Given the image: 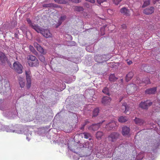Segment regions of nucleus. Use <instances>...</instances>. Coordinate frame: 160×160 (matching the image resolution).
<instances>
[{
	"mask_svg": "<svg viewBox=\"0 0 160 160\" xmlns=\"http://www.w3.org/2000/svg\"><path fill=\"white\" fill-rule=\"evenodd\" d=\"M7 132H15L20 134H26L27 136L26 139L28 141H29L31 139L32 131L29 130L28 128L26 127L19 126L18 128H16L14 130L10 129V130L8 131Z\"/></svg>",
	"mask_w": 160,
	"mask_h": 160,
	"instance_id": "f257e3e1",
	"label": "nucleus"
},
{
	"mask_svg": "<svg viewBox=\"0 0 160 160\" xmlns=\"http://www.w3.org/2000/svg\"><path fill=\"white\" fill-rule=\"evenodd\" d=\"M33 28L38 33L42 34L44 37L46 38H49L52 37V34L48 29H44L40 28L38 26L32 25Z\"/></svg>",
	"mask_w": 160,
	"mask_h": 160,
	"instance_id": "f03ea898",
	"label": "nucleus"
},
{
	"mask_svg": "<svg viewBox=\"0 0 160 160\" xmlns=\"http://www.w3.org/2000/svg\"><path fill=\"white\" fill-rule=\"evenodd\" d=\"M12 68L18 73H21L22 72V66L18 62H16L13 63Z\"/></svg>",
	"mask_w": 160,
	"mask_h": 160,
	"instance_id": "7ed1b4c3",
	"label": "nucleus"
},
{
	"mask_svg": "<svg viewBox=\"0 0 160 160\" xmlns=\"http://www.w3.org/2000/svg\"><path fill=\"white\" fill-rule=\"evenodd\" d=\"M25 72L27 80L26 87L28 88H29L31 84V72L29 70H28L26 71Z\"/></svg>",
	"mask_w": 160,
	"mask_h": 160,
	"instance_id": "20e7f679",
	"label": "nucleus"
},
{
	"mask_svg": "<svg viewBox=\"0 0 160 160\" xmlns=\"http://www.w3.org/2000/svg\"><path fill=\"white\" fill-rule=\"evenodd\" d=\"M17 111L14 109L12 112H6L4 115L10 119H13L17 117Z\"/></svg>",
	"mask_w": 160,
	"mask_h": 160,
	"instance_id": "39448f33",
	"label": "nucleus"
},
{
	"mask_svg": "<svg viewBox=\"0 0 160 160\" xmlns=\"http://www.w3.org/2000/svg\"><path fill=\"white\" fill-rule=\"evenodd\" d=\"M119 135L117 132H112L111 133L108 137V139L110 141L114 142L118 138Z\"/></svg>",
	"mask_w": 160,
	"mask_h": 160,
	"instance_id": "423d86ee",
	"label": "nucleus"
},
{
	"mask_svg": "<svg viewBox=\"0 0 160 160\" xmlns=\"http://www.w3.org/2000/svg\"><path fill=\"white\" fill-rule=\"evenodd\" d=\"M106 57V56L105 55H97L95 57V59L98 62L102 63L106 61L108 59V58H107Z\"/></svg>",
	"mask_w": 160,
	"mask_h": 160,
	"instance_id": "0eeeda50",
	"label": "nucleus"
},
{
	"mask_svg": "<svg viewBox=\"0 0 160 160\" xmlns=\"http://www.w3.org/2000/svg\"><path fill=\"white\" fill-rule=\"evenodd\" d=\"M103 121H102V122L93 124L90 126L88 128V130L91 131H95L97 130L99 128L100 126Z\"/></svg>",
	"mask_w": 160,
	"mask_h": 160,
	"instance_id": "6e6552de",
	"label": "nucleus"
},
{
	"mask_svg": "<svg viewBox=\"0 0 160 160\" xmlns=\"http://www.w3.org/2000/svg\"><path fill=\"white\" fill-rule=\"evenodd\" d=\"M137 89V87L136 85L133 84H132L130 85H128L126 88V90L127 93L129 94L131 93L130 91L131 92H132L133 91L136 90Z\"/></svg>",
	"mask_w": 160,
	"mask_h": 160,
	"instance_id": "1a4fd4ad",
	"label": "nucleus"
},
{
	"mask_svg": "<svg viewBox=\"0 0 160 160\" xmlns=\"http://www.w3.org/2000/svg\"><path fill=\"white\" fill-rule=\"evenodd\" d=\"M152 102L149 100L144 102H142L139 104V107L143 109H147L148 107L151 106Z\"/></svg>",
	"mask_w": 160,
	"mask_h": 160,
	"instance_id": "9d476101",
	"label": "nucleus"
},
{
	"mask_svg": "<svg viewBox=\"0 0 160 160\" xmlns=\"http://www.w3.org/2000/svg\"><path fill=\"white\" fill-rule=\"evenodd\" d=\"M68 143H67L68 148L71 151L74 150L76 148L78 147L79 144L78 142L76 143L73 141H68Z\"/></svg>",
	"mask_w": 160,
	"mask_h": 160,
	"instance_id": "9b49d317",
	"label": "nucleus"
},
{
	"mask_svg": "<svg viewBox=\"0 0 160 160\" xmlns=\"http://www.w3.org/2000/svg\"><path fill=\"white\" fill-rule=\"evenodd\" d=\"M34 47L37 50L43 55H45L46 53V51L41 46L37 43L35 42L33 44Z\"/></svg>",
	"mask_w": 160,
	"mask_h": 160,
	"instance_id": "f8f14e48",
	"label": "nucleus"
},
{
	"mask_svg": "<svg viewBox=\"0 0 160 160\" xmlns=\"http://www.w3.org/2000/svg\"><path fill=\"white\" fill-rule=\"evenodd\" d=\"M131 11L128 9L127 8L123 7L120 10V12L124 15L129 16L130 15V13Z\"/></svg>",
	"mask_w": 160,
	"mask_h": 160,
	"instance_id": "ddd939ff",
	"label": "nucleus"
},
{
	"mask_svg": "<svg viewBox=\"0 0 160 160\" xmlns=\"http://www.w3.org/2000/svg\"><path fill=\"white\" fill-rule=\"evenodd\" d=\"M154 11V8L152 7L147 8L143 10V13L146 15H149L153 13Z\"/></svg>",
	"mask_w": 160,
	"mask_h": 160,
	"instance_id": "4468645a",
	"label": "nucleus"
},
{
	"mask_svg": "<svg viewBox=\"0 0 160 160\" xmlns=\"http://www.w3.org/2000/svg\"><path fill=\"white\" fill-rule=\"evenodd\" d=\"M111 100V99L109 97H104L102 99V103L104 105H106L109 104Z\"/></svg>",
	"mask_w": 160,
	"mask_h": 160,
	"instance_id": "2eb2a0df",
	"label": "nucleus"
},
{
	"mask_svg": "<svg viewBox=\"0 0 160 160\" xmlns=\"http://www.w3.org/2000/svg\"><path fill=\"white\" fill-rule=\"evenodd\" d=\"M130 132V128L127 126H124L122 128V133L124 136L128 135Z\"/></svg>",
	"mask_w": 160,
	"mask_h": 160,
	"instance_id": "dca6fc26",
	"label": "nucleus"
},
{
	"mask_svg": "<svg viewBox=\"0 0 160 160\" xmlns=\"http://www.w3.org/2000/svg\"><path fill=\"white\" fill-rule=\"evenodd\" d=\"M0 60L2 64L5 63L7 61V58L4 53L0 52Z\"/></svg>",
	"mask_w": 160,
	"mask_h": 160,
	"instance_id": "f3484780",
	"label": "nucleus"
},
{
	"mask_svg": "<svg viewBox=\"0 0 160 160\" xmlns=\"http://www.w3.org/2000/svg\"><path fill=\"white\" fill-rule=\"evenodd\" d=\"M116 125V122L114 121H112L111 122L109 123L108 124L106 125V128L108 130L112 129L113 127Z\"/></svg>",
	"mask_w": 160,
	"mask_h": 160,
	"instance_id": "a211bd4d",
	"label": "nucleus"
},
{
	"mask_svg": "<svg viewBox=\"0 0 160 160\" xmlns=\"http://www.w3.org/2000/svg\"><path fill=\"white\" fill-rule=\"evenodd\" d=\"M122 112L126 113L129 110V108L127 106V103L126 102H124L122 104L121 108Z\"/></svg>",
	"mask_w": 160,
	"mask_h": 160,
	"instance_id": "6ab92c4d",
	"label": "nucleus"
},
{
	"mask_svg": "<svg viewBox=\"0 0 160 160\" xmlns=\"http://www.w3.org/2000/svg\"><path fill=\"white\" fill-rule=\"evenodd\" d=\"M98 147H97V148H96L95 149V153L96 154L97 157H98L99 158H101L102 156H100L99 155V154L100 153H101L102 155L103 154L104 152H103L104 150H102L101 149H98Z\"/></svg>",
	"mask_w": 160,
	"mask_h": 160,
	"instance_id": "aec40b11",
	"label": "nucleus"
},
{
	"mask_svg": "<svg viewBox=\"0 0 160 160\" xmlns=\"http://www.w3.org/2000/svg\"><path fill=\"white\" fill-rule=\"evenodd\" d=\"M66 18V16L64 15H62L58 20V24L56 25V28H58L62 24V22L65 20Z\"/></svg>",
	"mask_w": 160,
	"mask_h": 160,
	"instance_id": "412c9836",
	"label": "nucleus"
},
{
	"mask_svg": "<svg viewBox=\"0 0 160 160\" xmlns=\"http://www.w3.org/2000/svg\"><path fill=\"white\" fill-rule=\"evenodd\" d=\"M28 63L30 66H37L38 65L39 62L38 59L32 61H28Z\"/></svg>",
	"mask_w": 160,
	"mask_h": 160,
	"instance_id": "4be33fe9",
	"label": "nucleus"
},
{
	"mask_svg": "<svg viewBox=\"0 0 160 160\" xmlns=\"http://www.w3.org/2000/svg\"><path fill=\"white\" fill-rule=\"evenodd\" d=\"M18 80L20 87L23 88L24 87L25 85V81L23 78L20 77H18Z\"/></svg>",
	"mask_w": 160,
	"mask_h": 160,
	"instance_id": "5701e85b",
	"label": "nucleus"
},
{
	"mask_svg": "<svg viewBox=\"0 0 160 160\" xmlns=\"http://www.w3.org/2000/svg\"><path fill=\"white\" fill-rule=\"evenodd\" d=\"M156 91V88L155 87L147 89L145 91V93L147 94H151L154 93Z\"/></svg>",
	"mask_w": 160,
	"mask_h": 160,
	"instance_id": "b1692460",
	"label": "nucleus"
},
{
	"mask_svg": "<svg viewBox=\"0 0 160 160\" xmlns=\"http://www.w3.org/2000/svg\"><path fill=\"white\" fill-rule=\"evenodd\" d=\"M134 121L136 124L140 125H142L144 122L143 120L138 118H135V119H134Z\"/></svg>",
	"mask_w": 160,
	"mask_h": 160,
	"instance_id": "393cba45",
	"label": "nucleus"
},
{
	"mask_svg": "<svg viewBox=\"0 0 160 160\" xmlns=\"http://www.w3.org/2000/svg\"><path fill=\"white\" fill-rule=\"evenodd\" d=\"M153 103L154 106L153 107L154 109V110H158L159 109V107H160V105H159V104H160V101H158V100H157L156 102H153Z\"/></svg>",
	"mask_w": 160,
	"mask_h": 160,
	"instance_id": "a878e982",
	"label": "nucleus"
},
{
	"mask_svg": "<svg viewBox=\"0 0 160 160\" xmlns=\"http://www.w3.org/2000/svg\"><path fill=\"white\" fill-rule=\"evenodd\" d=\"M133 76V73L132 72H129L126 76V80L127 82L128 81L131 79Z\"/></svg>",
	"mask_w": 160,
	"mask_h": 160,
	"instance_id": "bb28decb",
	"label": "nucleus"
},
{
	"mask_svg": "<svg viewBox=\"0 0 160 160\" xmlns=\"http://www.w3.org/2000/svg\"><path fill=\"white\" fill-rule=\"evenodd\" d=\"M103 134L102 132L98 131L96 133V137L97 139L98 140L100 139Z\"/></svg>",
	"mask_w": 160,
	"mask_h": 160,
	"instance_id": "cd10ccee",
	"label": "nucleus"
},
{
	"mask_svg": "<svg viewBox=\"0 0 160 160\" xmlns=\"http://www.w3.org/2000/svg\"><path fill=\"white\" fill-rule=\"evenodd\" d=\"M74 9L75 11L78 12H82L84 10L83 8L81 6H75Z\"/></svg>",
	"mask_w": 160,
	"mask_h": 160,
	"instance_id": "c85d7f7f",
	"label": "nucleus"
},
{
	"mask_svg": "<svg viewBox=\"0 0 160 160\" xmlns=\"http://www.w3.org/2000/svg\"><path fill=\"white\" fill-rule=\"evenodd\" d=\"M117 78L115 77L114 74H112L109 77V79L111 81L114 82L117 79Z\"/></svg>",
	"mask_w": 160,
	"mask_h": 160,
	"instance_id": "c756f323",
	"label": "nucleus"
},
{
	"mask_svg": "<svg viewBox=\"0 0 160 160\" xmlns=\"http://www.w3.org/2000/svg\"><path fill=\"white\" fill-rule=\"evenodd\" d=\"M144 157V152H141L139 153L136 157V158L138 160L142 159Z\"/></svg>",
	"mask_w": 160,
	"mask_h": 160,
	"instance_id": "7c9ffc66",
	"label": "nucleus"
},
{
	"mask_svg": "<svg viewBox=\"0 0 160 160\" xmlns=\"http://www.w3.org/2000/svg\"><path fill=\"white\" fill-rule=\"evenodd\" d=\"M127 118L126 117H120L118 119V121L121 122H124L127 121Z\"/></svg>",
	"mask_w": 160,
	"mask_h": 160,
	"instance_id": "2f4dec72",
	"label": "nucleus"
},
{
	"mask_svg": "<svg viewBox=\"0 0 160 160\" xmlns=\"http://www.w3.org/2000/svg\"><path fill=\"white\" fill-rule=\"evenodd\" d=\"M29 48L30 50L35 55H37L38 53L35 50L34 47L31 45H30L29 47Z\"/></svg>",
	"mask_w": 160,
	"mask_h": 160,
	"instance_id": "473e14b6",
	"label": "nucleus"
},
{
	"mask_svg": "<svg viewBox=\"0 0 160 160\" xmlns=\"http://www.w3.org/2000/svg\"><path fill=\"white\" fill-rule=\"evenodd\" d=\"M99 110L98 108H96L95 109L93 112L92 117H94L97 116Z\"/></svg>",
	"mask_w": 160,
	"mask_h": 160,
	"instance_id": "72a5a7b5",
	"label": "nucleus"
},
{
	"mask_svg": "<svg viewBox=\"0 0 160 160\" xmlns=\"http://www.w3.org/2000/svg\"><path fill=\"white\" fill-rule=\"evenodd\" d=\"M150 1L149 0H146L144 1L143 4L142 6V8L146 7L150 4Z\"/></svg>",
	"mask_w": 160,
	"mask_h": 160,
	"instance_id": "f704fd0d",
	"label": "nucleus"
},
{
	"mask_svg": "<svg viewBox=\"0 0 160 160\" xmlns=\"http://www.w3.org/2000/svg\"><path fill=\"white\" fill-rule=\"evenodd\" d=\"M37 59L35 57L32 55L29 56L28 58V61H32L35 60H36Z\"/></svg>",
	"mask_w": 160,
	"mask_h": 160,
	"instance_id": "c9c22d12",
	"label": "nucleus"
},
{
	"mask_svg": "<svg viewBox=\"0 0 160 160\" xmlns=\"http://www.w3.org/2000/svg\"><path fill=\"white\" fill-rule=\"evenodd\" d=\"M54 1L59 4H64L66 3V1L64 0H54Z\"/></svg>",
	"mask_w": 160,
	"mask_h": 160,
	"instance_id": "e433bc0d",
	"label": "nucleus"
},
{
	"mask_svg": "<svg viewBox=\"0 0 160 160\" xmlns=\"http://www.w3.org/2000/svg\"><path fill=\"white\" fill-rule=\"evenodd\" d=\"M27 21L28 22V23L29 24L30 26H31L32 28H33V27H32V25H34L35 26H38L37 25H36L35 24H34V23L32 22L31 20L29 19H27Z\"/></svg>",
	"mask_w": 160,
	"mask_h": 160,
	"instance_id": "4c0bfd02",
	"label": "nucleus"
},
{
	"mask_svg": "<svg viewBox=\"0 0 160 160\" xmlns=\"http://www.w3.org/2000/svg\"><path fill=\"white\" fill-rule=\"evenodd\" d=\"M150 160H153L155 158V157L151 153H149L148 154Z\"/></svg>",
	"mask_w": 160,
	"mask_h": 160,
	"instance_id": "58836bf2",
	"label": "nucleus"
},
{
	"mask_svg": "<svg viewBox=\"0 0 160 160\" xmlns=\"http://www.w3.org/2000/svg\"><path fill=\"white\" fill-rule=\"evenodd\" d=\"M81 134L83 135L84 136V138L86 139L88 138L90 136V134L89 133H84Z\"/></svg>",
	"mask_w": 160,
	"mask_h": 160,
	"instance_id": "ea45409f",
	"label": "nucleus"
},
{
	"mask_svg": "<svg viewBox=\"0 0 160 160\" xmlns=\"http://www.w3.org/2000/svg\"><path fill=\"white\" fill-rule=\"evenodd\" d=\"M102 92L103 93L108 94H109L108 89L107 87H105L102 90Z\"/></svg>",
	"mask_w": 160,
	"mask_h": 160,
	"instance_id": "a19ab883",
	"label": "nucleus"
},
{
	"mask_svg": "<svg viewBox=\"0 0 160 160\" xmlns=\"http://www.w3.org/2000/svg\"><path fill=\"white\" fill-rule=\"evenodd\" d=\"M53 6V4L52 3L46 4L43 5V7H51Z\"/></svg>",
	"mask_w": 160,
	"mask_h": 160,
	"instance_id": "79ce46f5",
	"label": "nucleus"
},
{
	"mask_svg": "<svg viewBox=\"0 0 160 160\" xmlns=\"http://www.w3.org/2000/svg\"><path fill=\"white\" fill-rule=\"evenodd\" d=\"M39 59L42 62H44L45 60V59L44 56L42 55H40L39 57Z\"/></svg>",
	"mask_w": 160,
	"mask_h": 160,
	"instance_id": "37998d69",
	"label": "nucleus"
},
{
	"mask_svg": "<svg viewBox=\"0 0 160 160\" xmlns=\"http://www.w3.org/2000/svg\"><path fill=\"white\" fill-rule=\"evenodd\" d=\"M113 2L115 4L118 5L121 1L122 0H112Z\"/></svg>",
	"mask_w": 160,
	"mask_h": 160,
	"instance_id": "c03bdc74",
	"label": "nucleus"
},
{
	"mask_svg": "<svg viewBox=\"0 0 160 160\" xmlns=\"http://www.w3.org/2000/svg\"><path fill=\"white\" fill-rule=\"evenodd\" d=\"M3 102V100L2 99H0V109L1 110H3V108L2 107V104Z\"/></svg>",
	"mask_w": 160,
	"mask_h": 160,
	"instance_id": "a18cd8bd",
	"label": "nucleus"
},
{
	"mask_svg": "<svg viewBox=\"0 0 160 160\" xmlns=\"http://www.w3.org/2000/svg\"><path fill=\"white\" fill-rule=\"evenodd\" d=\"M143 82L145 84H148L149 82V80L148 78H147L144 80Z\"/></svg>",
	"mask_w": 160,
	"mask_h": 160,
	"instance_id": "49530a36",
	"label": "nucleus"
},
{
	"mask_svg": "<svg viewBox=\"0 0 160 160\" xmlns=\"http://www.w3.org/2000/svg\"><path fill=\"white\" fill-rule=\"evenodd\" d=\"M106 0H97V2L98 4H101V3L106 2Z\"/></svg>",
	"mask_w": 160,
	"mask_h": 160,
	"instance_id": "de8ad7c7",
	"label": "nucleus"
},
{
	"mask_svg": "<svg viewBox=\"0 0 160 160\" xmlns=\"http://www.w3.org/2000/svg\"><path fill=\"white\" fill-rule=\"evenodd\" d=\"M71 1L74 3H79L81 2V0H71Z\"/></svg>",
	"mask_w": 160,
	"mask_h": 160,
	"instance_id": "09e8293b",
	"label": "nucleus"
},
{
	"mask_svg": "<svg viewBox=\"0 0 160 160\" xmlns=\"http://www.w3.org/2000/svg\"><path fill=\"white\" fill-rule=\"evenodd\" d=\"M87 122H85L84 124L82 125V127L80 128V129L81 130H82L84 129V126L87 124Z\"/></svg>",
	"mask_w": 160,
	"mask_h": 160,
	"instance_id": "8fccbe9b",
	"label": "nucleus"
},
{
	"mask_svg": "<svg viewBox=\"0 0 160 160\" xmlns=\"http://www.w3.org/2000/svg\"><path fill=\"white\" fill-rule=\"evenodd\" d=\"M86 1L90 2L92 3H94L95 1V0H85Z\"/></svg>",
	"mask_w": 160,
	"mask_h": 160,
	"instance_id": "3c124183",
	"label": "nucleus"
},
{
	"mask_svg": "<svg viewBox=\"0 0 160 160\" xmlns=\"http://www.w3.org/2000/svg\"><path fill=\"white\" fill-rule=\"evenodd\" d=\"M83 160H90L89 157V156H87L86 157H85Z\"/></svg>",
	"mask_w": 160,
	"mask_h": 160,
	"instance_id": "603ef678",
	"label": "nucleus"
},
{
	"mask_svg": "<svg viewBox=\"0 0 160 160\" xmlns=\"http://www.w3.org/2000/svg\"><path fill=\"white\" fill-rule=\"evenodd\" d=\"M121 26L122 28L123 29H125L126 28V25L125 24H123L121 25Z\"/></svg>",
	"mask_w": 160,
	"mask_h": 160,
	"instance_id": "864d4df0",
	"label": "nucleus"
},
{
	"mask_svg": "<svg viewBox=\"0 0 160 160\" xmlns=\"http://www.w3.org/2000/svg\"><path fill=\"white\" fill-rule=\"evenodd\" d=\"M124 144H121L118 147L119 148H121L122 147H123Z\"/></svg>",
	"mask_w": 160,
	"mask_h": 160,
	"instance_id": "5fc2aeb1",
	"label": "nucleus"
},
{
	"mask_svg": "<svg viewBox=\"0 0 160 160\" xmlns=\"http://www.w3.org/2000/svg\"><path fill=\"white\" fill-rule=\"evenodd\" d=\"M127 63L128 64L130 65L132 63V61H129Z\"/></svg>",
	"mask_w": 160,
	"mask_h": 160,
	"instance_id": "6e6d98bb",
	"label": "nucleus"
},
{
	"mask_svg": "<svg viewBox=\"0 0 160 160\" xmlns=\"http://www.w3.org/2000/svg\"><path fill=\"white\" fill-rule=\"evenodd\" d=\"M112 12V11L111 10V9H108L107 10V12L109 13V12Z\"/></svg>",
	"mask_w": 160,
	"mask_h": 160,
	"instance_id": "4d7b16f0",
	"label": "nucleus"
},
{
	"mask_svg": "<svg viewBox=\"0 0 160 160\" xmlns=\"http://www.w3.org/2000/svg\"><path fill=\"white\" fill-rule=\"evenodd\" d=\"M8 63L10 67H11V64L10 63V62H8Z\"/></svg>",
	"mask_w": 160,
	"mask_h": 160,
	"instance_id": "13d9d810",
	"label": "nucleus"
},
{
	"mask_svg": "<svg viewBox=\"0 0 160 160\" xmlns=\"http://www.w3.org/2000/svg\"><path fill=\"white\" fill-rule=\"evenodd\" d=\"M159 144H160V142L159 143H158V145H155V147H157V146H158L159 145Z\"/></svg>",
	"mask_w": 160,
	"mask_h": 160,
	"instance_id": "bf43d9fd",
	"label": "nucleus"
},
{
	"mask_svg": "<svg viewBox=\"0 0 160 160\" xmlns=\"http://www.w3.org/2000/svg\"><path fill=\"white\" fill-rule=\"evenodd\" d=\"M95 160H101V159H95Z\"/></svg>",
	"mask_w": 160,
	"mask_h": 160,
	"instance_id": "052dcab7",
	"label": "nucleus"
},
{
	"mask_svg": "<svg viewBox=\"0 0 160 160\" xmlns=\"http://www.w3.org/2000/svg\"><path fill=\"white\" fill-rule=\"evenodd\" d=\"M62 143H64V144H66L65 143V142L64 143L63 142H61Z\"/></svg>",
	"mask_w": 160,
	"mask_h": 160,
	"instance_id": "680f3d73",
	"label": "nucleus"
},
{
	"mask_svg": "<svg viewBox=\"0 0 160 160\" xmlns=\"http://www.w3.org/2000/svg\"><path fill=\"white\" fill-rule=\"evenodd\" d=\"M111 153H112V152H110V157H111V155H112Z\"/></svg>",
	"mask_w": 160,
	"mask_h": 160,
	"instance_id": "e2e57ef3",
	"label": "nucleus"
},
{
	"mask_svg": "<svg viewBox=\"0 0 160 160\" xmlns=\"http://www.w3.org/2000/svg\"><path fill=\"white\" fill-rule=\"evenodd\" d=\"M135 158V157H134L133 158V160H134V158Z\"/></svg>",
	"mask_w": 160,
	"mask_h": 160,
	"instance_id": "0e129e2a",
	"label": "nucleus"
},
{
	"mask_svg": "<svg viewBox=\"0 0 160 160\" xmlns=\"http://www.w3.org/2000/svg\"><path fill=\"white\" fill-rule=\"evenodd\" d=\"M122 81H123L122 79H121V81L122 82Z\"/></svg>",
	"mask_w": 160,
	"mask_h": 160,
	"instance_id": "69168bd1",
	"label": "nucleus"
},
{
	"mask_svg": "<svg viewBox=\"0 0 160 160\" xmlns=\"http://www.w3.org/2000/svg\"><path fill=\"white\" fill-rule=\"evenodd\" d=\"M104 34V33H102V35H103Z\"/></svg>",
	"mask_w": 160,
	"mask_h": 160,
	"instance_id": "338daca9",
	"label": "nucleus"
},
{
	"mask_svg": "<svg viewBox=\"0 0 160 160\" xmlns=\"http://www.w3.org/2000/svg\"><path fill=\"white\" fill-rule=\"evenodd\" d=\"M116 160H119V159H117Z\"/></svg>",
	"mask_w": 160,
	"mask_h": 160,
	"instance_id": "774afa93",
	"label": "nucleus"
}]
</instances>
